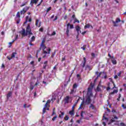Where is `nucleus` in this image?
Instances as JSON below:
<instances>
[{
	"label": "nucleus",
	"instance_id": "1",
	"mask_svg": "<svg viewBox=\"0 0 126 126\" xmlns=\"http://www.w3.org/2000/svg\"><path fill=\"white\" fill-rule=\"evenodd\" d=\"M91 86L89 87L88 89L87 94L89 95L87 96V98L86 100H85L84 98H83L82 102H81V104L79 108V110H83L84 109L85 105H88L89 104H90V103H91V96H92V89L90 88Z\"/></svg>",
	"mask_w": 126,
	"mask_h": 126
},
{
	"label": "nucleus",
	"instance_id": "2",
	"mask_svg": "<svg viewBox=\"0 0 126 126\" xmlns=\"http://www.w3.org/2000/svg\"><path fill=\"white\" fill-rule=\"evenodd\" d=\"M20 33L22 36H24V37L27 36V35H32L33 33H32V32H31L30 24L28 25V26L26 28V31L25 29H23L21 32H20Z\"/></svg>",
	"mask_w": 126,
	"mask_h": 126
},
{
	"label": "nucleus",
	"instance_id": "3",
	"mask_svg": "<svg viewBox=\"0 0 126 126\" xmlns=\"http://www.w3.org/2000/svg\"><path fill=\"white\" fill-rule=\"evenodd\" d=\"M44 43H45V41L42 40V43L41 44V48H42V50H43L42 54L44 55L43 56V58L45 59V58L47 57V54H50L51 52V49L47 48V47H46Z\"/></svg>",
	"mask_w": 126,
	"mask_h": 126
},
{
	"label": "nucleus",
	"instance_id": "4",
	"mask_svg": "<svg viewBox=\"0 0 126 126\" xmlns=\"http://www.w3.org/2000/svg\"><path fill=\"white\" fill-rule=\"evenodd\" d=\"M119 118L117 117L116 115H113V116L112 117L110 121L109 122L108 125H111L112 123H114V125H116L117 126H119L120 125V121H116L117 120H118Z\"/></svg>",
	"mask_w": 126,
	"mask_h": 126
},
{
	"label": "nucleus",
	"instance_id": "5",
	"mask_svg": "<svg viewBox=\"0 0 126 126\" xmlns=\"http://www.w3.org/2000/svg\"><path fill=\"white\" fill-rule=\"evenodd\" d=\"M95 74L97 75V78L99 76H101L102 78H105V79L107 78V74L105 72H100L99 73L98 72H96Z\"/></svg>",
	"mask_w": 126,
	"mask_h": 126
},
{
	"label": "nucleus",
	"instance_id": "6",
	"mask_svg": "<svg viewBox=\"0 0 126 126\" xmlns=\"http://www.w3.org/2000/svg\"><path fill=\"white\" fill-rule=\"evenodd\" d=\"M50 103H51L50 100H47V102L46 103L44 106V107L43 108V114H45V113H46V110H47V111H49V107H50V106L49 105V104H50Z\"/></svg>",
	"mask_w": 126,
	"mask_h": 126
},
{
	"label": "nucleus",
	"instance_id": "7",
	"mask_svg": "<svg viewBox=\"0 0 126 126\" xmlns=\"http://www.w3.org/2000/svg\"><path fill=\"white\" fill-rule=\"evenodd\" d=\"M15 56H16V53H13L11 55L7 56V59H8L9 61H10V60L13 59V58H15Z\"/></svg>",
	"mask_w": 126,
	"mask_h": 126
},
{
	"label": "nucleus",
	"instance_id": "8",
	"mask_svg": "<svg viewBox=\"0 0 126 126\" xmlns=\"http://www.w3.org/2000/svg\"><path fill=\"white\" fill-rule=\"evenodd\" d=\"M69 99H70V97H69V96L68 95L66 96L64 99V104H68V103H69Z\"/></svg>",
	"mask_w": 126,
	"mask_h": 126
},
{
	"label": "nucleus",
	"instance_id": "9",
	"mask_svg": "<svg viewBox=\"0 0 126 126\" xmlns=\"http://www.w3.org/2000/svg\"><path fill=\"white\" fill-rule=\"evenodd\" d=\"M69 23L67 24V28H66V34L67 35V37L69 36Z\"/></svg>",
	"mask_w": 126,
	"mask_h": 126
},
{
	"label": "nucleus",
	"instance_id": "10",
	"mask_svg": "<svg viewBox=\"0 0 126 126\" xmlns=\"http://www.w3.org/2000/svg\"><path fill=\"white\" fill-rule=\"evenodd\" d=\"M38 1L39 0H31L30 4L32 6H33V4H34V3L36 4Z\"/></svg>",
	"mask_w": 126,
	"mask_h": 126
},
{
	"label": "nucleus",
	"instance_id": "11",
	"mask_svg": "<svg viewBox=\"0 0 126 126\" xmlns=\"http://www.w3.org/2000/svg\"><path fill=\"white\" fill-rule=\"evenodd\" d=\"M90 27L92 29H93V27H92V26L90 25L89 24H87L85 26L84 28L85 29H87L90 28Z\"/></svg>",
	"mask_w": 126,
	"mask_h": 126
},
{
	"label": "nucleus",
	"instance_id": "12",
	"mask_svg": "<svg viewBox=\"0 0 126 126\" xmlns=\"http://www.w3.org/2000/svg\"><path fill=\"white\" fill-rule=\"evenodd\" d=\"M82 100V98H81V97H80L77 100V102L73 105V106L72 107V110H74V108L75 107V106H76V104H77V103H78V101H79V100Z\"/></svg>",
	"mask_w": 126,
	"mask_h": 126
},
{
	"label": "nucleus",
	"instance_id": "13",
	"mask_svg": "<svg viewBox=\"0 0 126 126\" xmlns=\"http://www.w3.org/2000/svg\"><path fill=\"white\" fill-rule=\"evenodd\" d=\"M17 39H18V34L16 35L15 39L14 40H13L12 41V42H9V45H10V46H11L12 45V43H13L14 42V41H16V40H17Z\"/></svg>",
	"mask_w": 126,
	"mask_h": 126
},
{
	"label": "nucleus",
	"instance_id": "14",
	"mask_svg": "<svg viewBox=\"0 0 126 126\" xmlns=\"http://www.w3.org/2000/svg\"><path fill=\"white\" fill-rule=\"evenodd\" d=\"M82 66L83 67H84V66H85V64H86V58H85V57H84L83 62H82Z\"/></svg>",
	"mask_w": 126,
	"mask_h": 126
},
{
	"label": "nucleus",
	"instance_id": "15",
	"mask_svg": "<svg viewBox=\"0 0 126 126\" xmlns=\"http://www.w3.org/2000/svg\"><path fill=\"white\" fill-rule=\"evenodd\" d=\"M69 114L70 116H74V110H72L69 111Z\"/></svg>",
	"mask_w": 126,
	"mask_h": 126
},
{
	"label": "nucleus",
	"instance_id": "16",
	"mask_svg": "<svg viewBox=\"0 0 126 126\" xmlns=\"http://www.w3.org/2000/svg\"><path fill=\"white\" fill-rule=\"evenodd\" d=\"M76 31L77 32L78 34H79V31H80V27L78 26H77L76 27Z\"/></svg>",
	"mask_w": 126,
	"mask_h": 126
},
{
	"label": "nucleus",
	"instance_id": "17",
	"mask_svg": "<svg viewBox=\"0 0 126 126\" xmlns=\"http://www.w3.org/2000/svg\"><path fill=\"white\" fill-rule=\"evenodd\" d=\"M109 80H110V81H111V82H112V83H113L114 87L112 88V89H114V88H116V85H115V83H114V82H113V79H112V78H110L109 79Z\"/></svg>",
	"mask_w": 126,
	"mask_h": 126
},
{
	"label": "nucleus",
	"instance_id": "18",
	"mask_svg": "<svg viewBox=\"0 0 126 126\" xmlns=\"http://www.w3.org/2000/svg\"><path fill=\"white\" fill-rule=\"evenodd\" d=\"M11 92H9V93L7 94V99H9L10 97H11Z\"/></svg>",
	"mask_w": 126,
	"mask_h": 126
},
{
	"label": "nucleus",
	"instance_id": "19",
	"mask_svg": "<svg viewBox=\"0 0 126 126\" xmlns=\"http://www.w3.org/2000/svg\"><path fill=\"white\" fill-rule=\"evenodd\" d=\"M76 92V89H73L71 90V92L70 93V94H73Z\"/></svg>",
	"mask_w": 126,
	"mask_h": 126
},
{
	"label": "nucleus",
	"instance_id": "20",
	"mask_svg": "<svg viewBox=\"0 0 126 126\" xmlns=\"http://www.w3.org/2000/svg\"><path fill=\"white\" fill-rule=\"evenodd\" d=\"M119 22H121V19L119 18L117 19L116 22L113 21V23H114V24H116V23H119Z\"/></svg>",
	"mask_w": 126,
	"mask_h": 126
},
{
	"label": "nucleus",
	"instance_id": "21",
	"mask_svg": "<svg viewBox=\"0 0 126 126\" xmlns=\"http://www.w3.org/2000/svg\"><path fill=\"white\" fill-rule=\"evenodd\" d=\"M111 62L113 63V64H117V61L115 59H112L111 60Z\"/></svg>",
	"mask_w": 126,
	"mask_h": 126
},
{
	"label": "nucleus",
	"instance_id": "22",
	"mask_svg": "<svg viewBox=\"0 0 126 126\" xmlns=\"http://www.w3.org/2000/svg\"><path fill=\"white\" fill-rule=\"evenodd\" d=\"M30 63L32 65V67H34V66H35V62L34 61H32L31 62H30Z\"/></svg>",
	"mask_w": 126,
	"mask_h": 126
},
{
	"label": "nucleus",
	"instance_id": "23",
	"mask_svg": "<svg viewBox=\"0 0 126 126\" xmlns=\"http://www.w3.org/2000/svg\"><path fill=\"white\" fill-rule=\"evenodd\" d=\"M89 108L94 110L95 109V106L93 104H90Z\"/></svg>",
	"mask_w": 126,
	"mask_h": 126
},
{
	"label": "nucleus",
	"instance_id": "24",
	"mask_svg": "<svg viewBox=\"0 0 126 126\" xmlns=\"http://www.w3.org/2000/svg\"><path fill=\"white\" fill-rule=\"evenodd\" d=\"M69 119V117H68V116H67L66 115H65V116L64 118V121H68Z\"/></svg>",
	"mask_w": 126,
	"mask_h": 126
},
{
	"label": "nucleus",
	"instance_id": "25",
	"mask_svg": "<svg viewBox=\"0 0 126 126\" xmlns=\"http://www.w3.org/2000/svg\"><path fill=\"white\" fill-rule=\"evenodd\" d=\"M29 7L26 6V7H25V8H24L23 10L25 12H26L27 11V10H29Z\"/></svg>",
	"mask_w": 126,
	"mask_h": 126
},
{
	"label": "nucleus",
	"instance_id": "26",
	"mask_svg": "<svg viewBox=\"0 0 126 126\" xmlns=\"http://www.w3.org/2000/svg\"><path fill=\"white\" fill-rule=\"evenodd\" d=\"M115 93H118V90H114L113 91V92H111V93H110V94H111V95H113V94H115Z\"/></svg>",
	"mask_w": 126,
	"mask_h": 126
},
{
	"label": "nucleus",
	"instance_id": "27",
	"mask_svg": "<svg viewBox=\"0 0 126 126\" xmlns=\"http://www.w3.org/2000/svg\"><path fill=\"white\" fill-rule=\"evenodd\" d=\"M35 41V36L33 35L31 38V42H34Z\"/></svg>",
	"mask_w": 126,
	"mask_h": 126
},
{
	"label": "nucleus",
	"instance_id": "28",
	"mask_svg": "<svg viewBox=\"0 0 126 126\" xmlns=\"http://www.w3.org/2000/svg\"><path fill=\"white\" fill-rule=\"evenodd\" d=\"M82 120V117L79 120H77V123L78 124H80L81 123H82V121H81Z\"/></svg>",
	"mask_w": 126,
	"mask_h": 126
},
{
	"label": "nucleus",
	"instance_id": "29",
	"mask_svg": "<svg viewBox=\"0 0 126 126\" xmlns=\"http://www.w3.org/2000/svg\"><path fill=\"white\" fill-rule=\"evenodd\" d=\"M77 88V84H74L73 86V89H76Z\"/></svg>",
	"mask_w": 126,
	"mask_h": 126
},
{
	"label": "nucleus",
	"instance_id": "30",
	"mask_svg": "<svg viewBox=\"0 0 126 126\" xmlns=\"http://www.w3.org/2000/svg\"><path fill=\"white\" fill-rule=\"evenodd\" d=\"M103 121H105V122H108V118L105 117L103 116V118L102 119Z\"/></svg>",
	"mask_w": 126,
	"mask_h": 126
},
{
	"label": "nucleus",
	"instance_id": "31",
	"mask_svg": "<svg viewBox=\"0 0 126 126\" xmlns=\"http://www.w3.org/2000/svg\"><path fill=\"white\" fill-rule=\"evenodd\" d=\"M55 100H56V96H53L52 98L51 99V101H52V103L55 101Z\"/></svg>",
	"mask_w": 126,
	"mask_h": 126
},
{
	"label": "nucleus",
	"instance_id": "32",
	"mask_svg": "<svg viewBox=\"0 0 126 126\" xmlns=\"http://www.w3.org/2000/svg\"><path fill=\"white\" fill-rule=\"evenodd\" d=\"M57 118H58V116L56 115L54 117H53L52 118V121H53V122H55V121H56V119H57Z\"/></svg>",
	"mask_w": 126,
	"mask_h": 126
},
{
	"label": "nucleus",
	"instance_id": "33",
	"mask_svg": "<svg viewBox=\"0 0 126 126\" xmlns=\"http://www.w3.org/2000/svg\"><path fill=\"white\" fill-rule=\"evenodd\" d=\"M77 78L79 81L81 78H80V75L79 74L77 75Z\"/></svg>",
	"mask_w": 126,
	"mask_h": 126
},
{
	"label": "nucleus",
	"instance_id": "34",
	"mask_svg": "<svg viewBox=\"0 0 126 126\" xmlns=\"http://www.w3.org/2000/svg\"><path fill=\"white\" fill-rule=\"evenodd\" d=\"M76 22L77 23H79V21H78V20H77V19H76V18H75L74 23H76Z\"/></svg>",
	"mask_w": 126,
	"mask_h": 126
},
{
	"label": "nucleus",
	"instance_id": "35",
	"mask_svg": "<svg viewBox=\"0 0 126 126\" xmlns=\"http://www.w3.org/2000/svg\"><path fill=\"white\" fill-rule=\"evenodd\" d=\"M38 23H39V19H36V22H35L36 26H38Z\"/></svg>",
	"mask_w": 126,
	"mask_h": 126
},
{
	"label": "nucleus",
	"instance_id": "36",
	"mask_svg": "<svg viewBox=\"0 0 126 126\" xmlns=\"http://www.w3.org/2000/svg\"><path fill=\"white\" fill-rule=\"evenodd\" d=\"M69 29H73V25H70V23H69Z\"/></svg>",
	"mask_w": 126,
	"mask_h": 126
},
{
	"label": "nucleus",
	"instance_id": "37",
	"mask_svg": "<svg viewBox=\"0 0 126 126\" xmlns=\"http://www.w3.org/2000/svg\"><path fill=\"white\" fill-rule=\"evenodd\" d=\"M51 9H52V7H49L46 10L47 12H49Z\"/></svg>",
	"mask_w": 126,
	"mask_h": 126
},
{
	"label": "nucleus",
	"instance_id": "38",
	"mask_svg": "<svg viewBox=\"0 0 126 126\" xmlns=\"http://www.w3.org/2000/svg\"><path fill=\"white\" fill-rule=\"evenodd\" d=\"M30 89H31V90H33V89H34V86H33V85H32V84L31 85Z\"/></svg>",
	"mask_w": 126,
	"mask_h": 126
},
{
	"label": "nucleus",
	"instance_id": "39",
	"mask_svg": "<svg viewBox=\"0 0 126 126\" xmlns=\"http://www.w3.org/2000/svg\"><path fill=\"white\" fill-rule=\"evenodd\" d=\"M121 97H122V95H121V94H119V97H118V98H117V100H118V101H120V99H121Z\"/></svg>",
	"mask_w": 126,
	"mask_h": 126
},
{
	"label": "nucleus",
	"instance_id": "40",
	"mask_svg": "<svg viewBox=\"0 0 126 126\" xmlns=\"http://www.w3.org/2000/svg\"><path fill=\"white\" fill-rule=\"evenodd\" d=\"M16 16H17V17H20V13H19V12H18L17 13Z\"/></svg>",
	"mask_w": 126,
	"mask_h": 126
},
{
	"label": "nucleus",
	"instance_id": "41",
	"mask_svg": "<svg viewBox=\"0 0 126 126\" xmlns=\"http://www.w3.org/2000/svg\"><path fill=\"white\" fill-rule=\"evenodd\" d=\"M60 113H61V116H62V117H63V116H64V113L62 112V111H60Z\"/></svg>",
	"mask_w": 126,
	"mask_h": 126
},
{
	"label": "nucleus",
	"instance_id": "42",
	"mask_svg": "<svg viewBox=\"0 0 126 126\" xmlns=\"http://www.w3.org/2000/svg\"><path fill=\"white\" fill-rule=\"evenodd\" d=\"M120 126H126V125L124 123H120Z\"/></svg>",
	"mask_w": 126,
	"mask_h": 126
},
{
	"label": "nucleus",
	"instance_id": "43",
	"mask_svg": "<svg viewBox=\"0 0 126 126\" xmlns=\"http://www.w3.org/2000/svg\"><path fill=\"white\" fill-rule=\"evenodd\" d=\"M26 12L23 10L21 11V14H24Z\"/></svg>",
	"mask_w": 126,
	"mask_h": 126
},
{
	"label": "nucleus",
	"instance_id": "44",
	"mask_svg": "<svg viewBox=\"0 0 126 126\" xmlns=\"http://www.w3.org/2000/svg\"><path fill=\"white\" fill-rule=\"evenodd\" d=\"M100 90H101V89L99 87V86H98L96 89V91H100Z\"/></svg>",
	"mask_w": 126,
	"mask_h": 126
},
{
	"label": "nucleus",
	"instance_id": "45",
	"mask_svg": "<svg viewBox=\"0 0 126 126\" xmlns=\"http://www.w3.org/2000/svg\"><path fill=\"white\" fill-rule=\"evenodd\" d=\"M95 54L92 53V58H95Z\"/></svg>",
	"mask_w": 126,
	"mask_h": 126
},
{
	"label": "nucleus",
	"instance_id": "46",
	"mask_svg": "<svg viewBox=\"0 0 126 126\" xmlns=\"http://www.w3.org/2000/svg\"><path fill=\"white\" fill-rule=\"evenodd\" d=\"M40 32H43V27H41L39 29Z\"/></svg>",
	"mask_w": 126,
	"mask_h": 126
},
{
	"label": "nucleus",
	"instance_id": "47",
	"mask_svg": "<svg viewBox=\"0 0 126 126\" xmlns=\"http://www.w3.org/2000/svg\"><path fill=\"white\" fill-rule=\"evenodd\" d=\"M27 21H28V16L27 17L26 21L24 22V24H26V23H27Z\"/></svg>",
	"mask_w": 126,
	"mask_h": 126
},
{
	"label": "nucleus",
	"instance_id": "48",
	"mask_svg": "<svg viewBox=\"0 0 126 126\" xmlns=\"http://www.w3.org/2000/svg\"><path fill=\"white\" fill-rule=\"evenodd\" d=\"M57 19H58V16H55L54 19L53 20L54 21H56V20H57Z\"/></svg>",
	"mask_w": 126,
	"mask_h": 126
},
{
	"label": "nucleus",
	"instance_id": "49",
	"mask_svg": "<svg viewBox=\"0 0 126 126\" xmlns=\"http://www.w3.org/2000/svg\"><path fill=\"white\" fill-rule=\"evenodd\" d=\"M26 3H23V4H22L21 5V7H22L23 6H24V5H26Z\"/></svg>",
	"mask_w": 126,
	"mask_h": 126
},
{
	"label": "nucleus",
	"instance_id": "50",
	"mask_svg": "<svg viewBox=\"0 0 126 126\" xmlns=\"http://www.w3.org/2000/svg\"><path fill=\"white\" fill-rule=\"evenodd\" d=\"M30 105H29V106H27L26 105V104H24V108H27V107H30Z\"/></svg>",
	"mask_w": 126,
	"mask_h": 126
},
{
	"label": "nucleus",
	"instance_id": "51",
	"mask_svg": "<svg viewBox=\"0 0 126 126\" xmlns=\"http://www.w3.org/2000/svg\"><path fill=\"white\" fill-rule=\"evenodd\" d=\"M42 83H43V84H45V85H47V82L44 81H43Z\"/></svg>",
	"mask_w": 126,
	"mask_h": 126
},
{
	"label": "nucleus",
	"instance_id": "52",
	"mask_svg": "<svg viewBox=\"0 0 126 126\" xmlns=\"http://www.w3.org/2000/svg\"><path fill=\"white\" fill-rule=\"evenodd\" d=\"M38 84H39V81H38V79H37V82L35 84V86L38 85Z\"/></svg>",
	"mask_w": 126,
	"mask_h": 126
},
{
	"label": "nucleus",
	"instance_id": "53",
	"mask_svg": "<svg viewBox=\"0 0 126 126\" xmlns=\"http://www.w3.org/2000/svg\"><path fill=\"white\" fill-rule=\"evenodd\" d=\"M56 34V32H53L52 33V35L54 36V35H55Z\"/></svg>",
	"mask_w": 126,
	"mask_h": 126
},
{
	"label": "nucleus",
	"instance_id": "54",
	"mask_svg": "<svg viewBox=\"0 0 126 126\" xmlns=\"http://www.w3.org/2000/svg\"><path fill=\"white\" fill-rule=\"evenodd\" d=\"M65 60V57L63 58L62 60V62H63V61Z\"/></svg>",
	"mask_w": 126,
	"mask_h": 126
},
{
	"label": "nucleus",
	"instance_id": "55",
	"mask_svg": "<svg viewBox=\"0 0 126 126\" xmlns=\"http://www.w3.org/2000/svg\"><path fill=\"white\" fill-rule=\"evenodd\" d=\"M81 116L82 117V118H83V111H82V113L81 114Z\"/></svg>",
	"mask_w": 126,
	"mask_h": 126
},
{
	"label": "nucleus",
	"instance_id": "56",
	"mask_svg": "<svg viewBox=\"0 0 126 126\" xmlns=\"http://www.w3.org/2000/svg\"><path fill=\"white\" fill-rule=\"evenodd\" d=\"M121 73H121V72H120L119 73H118L117 74L118 76H120Z\"/></svg>",
	"mask_w": 126,
	"mask_h": 126
},
{
	"label": "nucleus",
	"instance_id": "57",
	"mask_svg": "<svg viewBox=\"0 0 126 126\" xmlns=\"http://www.w3.org/2000/svg\"><path fill=\"white\" fill-rule=\"evenodd\" d=\"M55 114H56V112H55V111H53L52 116H54V115H55Z\"/></svg>",
	"mask_w": 126,
	"mask_h": 126
},
{
	"label": "nucleus",
	"instance_id": "58",
	"mask_svg": "<svg viewBox=\"0 0 126 126\" xmlns=\"http://www.w3.org/2000/svg\"><path fill=\"white\" fill-rule=\"evenodd\" d=\"M81 49H82L84 51L85 50V46L81 47Z\"/></svg>",
	"mask_w": 126,
	"mask_h": 126
},
{
	"label": "nucleus",
	"instance_id": "59",
	"mask_svg": "<svg viewBox=\"0 0 126 126\" xmlns=\"http://www.w3.org/2000/svg\"><path fill=\"white\" fill-rule=\"evenodd\" d=\"M102 124L103 125V126H106V122H103L102 123Z\"/></svg>",
	"mask_w": 126,
	"mask_h": 126
},
{
	"label": "nucleus",
	"instance_id": "60",
	"mask_svg": "<svg viewBox=\"0 0 126 126\" xmlns=\"http://www.w3.org/2000/svg\"><path fill=\"white\" fill-rule=\"evenodd\" d=\"M114 78H115V79H117L118 78V75H115L114 76Z\"/></svg>",
	"mask_w": 126,
	"mask_h": 126
},
{
	"label": "nucleus",
	"instance_id": "61",
	"mask_svg": "<svg viewBox=\"0 0 126 126\" xmlns=\"http://www.w3.org/2000/svg\"><path fill=\"white\" fill-rule=\"evenodd\" d=\"M48 63V61H45L44 63L45 65H47V63Z\"/></svg>",
	"mask_w": 126,
	"mask_h": 126
},
{
	"label": "nucleus",
	"instance_id": "62",
	"mask_svg": "<svg viewBox=\"0 0 126 126\" xmlns=\"http://www.w3.org/2000/svg\"><path fill=\"white\" fill-rule=\"evenodd\" d=\"M86 33V31H85V32H83L82 33V34L83 35H84V34H85Z\"/></svg>",
	"mask_w": 126,
	"mask_h": 126
},
{
	"label": "nucleus",
	"instance_id": "63",
	"mask_svg": "<svg viewBox=\"0 0 126 126\" xmlns=\"http://www.w3.org/2000/svg\"><path fill=\"white\" fill-rule=\"evenodd\" d=\"M59 118H63V116L61 114H59Z\"/></svg>",
	"mask_w": 126,
	"mask_h": 126
},
{
	"label": "nucleus",
	"instance_id": "64",
	"mask_svg": "<svg viewBox=\"0 0 126 126\" xmlns=\"http://www.w3.org/2000/svg\"><path fill=\"white\" fill-rule=\"evenodd\" d=\"M38 62H41V58H39L38 60Z\"/></svg>",
	"mask_w": 126,
	"mask_h": 126
}]
</instances>
